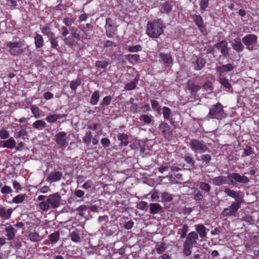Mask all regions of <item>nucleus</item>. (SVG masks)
<instances>
[{
	"mask_svg": "<svg viewBox=\"0 0 259 259\" xmlns=\"http://www.w3.org/2000/svg\"><path fill=\"white\" fill-rule=\"evenodd\" d=\"M224 191L227 196L234 198L235 201L232 202L229 207L224 208L222 211V214L225 217L235 215L243 202L240 191H234L228 187H225Z\"/></svg>",
	"mask_w": 259,
	"mask_h": 259,
	"instance_id": "obj_1",
	"label": "nucleus"
},
{
	"mask_svg": "<svg viewBox=\"0 0 259 259\" xmlns=\"http://www.w3.org/2000/svg\"><path fill=\"white\" fill-rule=\"evenodd\" d=\"M228 178L230 179V182L232 185L237 183L247 184L250 182L249 179L246 176L244 175L241 176L239 173L232 172L230 173L228 177L224 176L215 177L211 179V182L213 185L220 186L227 184Z\"/></svg>",
	"mask_w": 259,
	"mask_h": 259,
	"instance_id": "obj_2",
	"label": "nucleus"
},
{
	"mask_svg": "<svg viewBox=\"0 0 259 259\" xmlns=\"http://www.w3.org/2000/svg\"><path fill=\"white\" fill-rule=\"evenodd\" d=\"M165 28L161 19L155 20L147 23L146 34L151 37L158 38L163 32Z\"/></svg>",
	"mask_w": 259,
	"mask_h": 259,
	"instance_id": "obj_3",
	"label": "nucleus"
},
{
	"mask_svg": "<svg viewBox=\"0 0 259 259\" xmlns=\"http://www.w3.org/2000/svg\"><path fill=\"white\" fill-rule=\"evenodd\" d=\"M61 199L60 194L58 193H54L49 196L46 201L39 203V206L44 211L48 210L50 207L52 208H56L59 206Z\"/></svg>",
	"mask_w": 259,
	"mask_h": 259,
	"instance_id": "obj_4",
	"label": "nucleus"
},
{
	"mask_svg": "<svg viewBox=\"0 0 259 259\" xmlns=\"http://www.w3.org/2000/svg\"><path fill=\"white\" fill-rule=\"evenodd\" d=\"M24 40L18 41H8L6 43V46L11 55L15 57L21 56L25 51L26 48H23L24 46Z\"/></svg>",
	"mask_w": 259,
	"mask_h": 259,
	"instance_id": "obj_5",
	"label": "nucleus"
},
{
	"mask_svg": "<svg viewBox=\"0 0 259 259\" xmlns=\"http://www.w3.org/2000/svg\"><path fill=\"white\" fill-rule=\"evenodd\" d=\"M209 118H215L221 119L226 117L224 111L223 106L220 103L212 105L209 109V112L207 115Z\"/></svg>",
	"mask_w": 259,
	"mask_h": 259,
	"instance_id": "obj_6",
	"label": "nucleus"
},
{
	"mask_svg": "<svg viewBox=\"0 0 259 259\" xmlns=\"http://www.w3.org/2000/svg\"><path fill=\"white\" fill-rule=\"evenodd\" d=\"M258 37L255 34H249L245 35L242 38V41L243 44L246 46V48L249 51H252L255 49V46L257 43Z\"/></svg>",
	"mask_w": 259,
	"mask_h": 259,
	"instance_id": "obj_7",
	"label": "nucleus"
},
{
	"mask_svg": "<svg viewBox=\"0 0 259 259\" xmlns=\"http://www.w3.org/2000/svg\"><path fill=\"white\" fill-rule=\"evenodd\" d=\"M191 149L193 151L205 152L207 149L206 146L202 141L196 139H191L189 144Z\"/></svg>",
	"mask_w": 259,
	"mask_h": 259,
	"instance_id": "obj_8",
	"label": "nucleus"
},
{
	"mask_svg": "<svg viewBox=\"0 0 259 259\" xmlns=\"http://www.w3.org/2000/svg\"><path fill=\"white\" fill-rule=\"evenodd\" d=\"M98 135H95L94 137L91 131H87L82 138V142L87 147L91 146V142L93 145H96L98 144L99 141L97 139Z\"/></svg>",
	"mask_w": 259,
	"mask_h": 259,
	"instance_id": "obj_9",
	"label": "nucleus"
},
{
	"mask_svg": "<svg viewBox=\"0 0 259 259\" xmlns=\"http://www.w3.org/2000/svg\"><path fill=\"white\" fill-rule=\"evenodd\" d=\"M67 134L65 132H60L55 135V141L62 149L68 145V141L66 139Z\"/></svg>",
	"mask_w": 259,
	"mask_h": 259,
	"instance_id": "obj_10",
	"label": "nucleus"
},
{
	"mask_svg": "<svg viewBox=\"0 0 259 259\" xmlns=\"http://www.w3.org/2000/svg\"><path fill=\"white\" fill-rule=\"evenodd\" d=\"M63 176L62 172L55 169L47 176V181L51 183L59 182L62 179Z\"/></svg>",
	"mask_w": 259,
	"mask_h": 259,
	"instance_id": "obj_11",
	"label": "nucleus"
},
{
	"mask_svg": "<svg viewBox=\"0 0 259 259\" xmlns=\"http://www.w3.org/2000/svg\"><path fill=\"white\" fill-rule=\"evenodd\" d=\"M159 128L163 134L164 137L168 140L172 138V134L170 126L166 123H161L159 125Z\"/></svg>",
	"mask_w": 259,
	"mask_h": 259,
	"instance_id": "obj_12",
	"label": "nucleus"
},
{
	"mask_svg": "<svg viewBox=\"0 0 259 259\" xmlns=\"http://www.w3.org/2000/svg\"><path fill=\"white\" fill-rule=\"evenodd\" d=\"M198 239V235L197 233L195 231H192L188 234L184 243L193 246V245L197 243Z\"/></svg>",
	"mask_w": 259,
	"mask_h": 259,
	"instance_id": "obj_13",
	"label": "nucleus"
},
{
	"mask_svg": "<svg viewBox=\"0 0 259 259\" xmlns=\"http://www.w3.org/2000/svg\"><path fill=\"white\" fill-rule=\"evenodd\" d=\"M214 47L220 50L222 55L226 57L228 54L227 42L225 40H222L214 45Z\"/></svg>",
	"mask_w": 259,
	"mask_h": 259,
	"instance_id": "obj_14",
	"label": "nucleus"
},
{
	"mask_svg": "<svg viewBox=\"0 0 259 259\" xmlns=\"http://www.w3.org/2000/svg\"><path fill=\"white\" fill-rule=\"evenodd\" d=\"M159 59L161 60L167 67L171 66L173 60L170 54L160 53L159 54Z\"/></svg>",
	"mask_w": 259,
	"mask_h": 259,
	"instance_id": "obj_15",
	"label": "nucleus"
},
{
	"mask_svg": "<svg viewBox=\"0 0 259 259\" xmlns=\"http://www.w3.org/2000/svg\"><path fill=\"white\" fill-rule=\"evenodd\" d=\"M234 69L233 64L229 63L226 65H223L216 67L217 72L219 73L220 76H222L223 74L232 71Z\"/></svg>",
	"mask_w": 259,
	"mask_h": 259,
	"instance_id": "obj_16",
	"label": "nucleus"
},
{
	"mask_svg": "<svg viewBox=\"0 0 259 259\" xmlns=\"http://www.w3.org/2000/svg\"><path fill=\"white\" fill-rule=\"evenodd\" d=\"M6 235L8 240H12L14 239L17 230L12 226L10 225L6 227L5 229Z\"/></svg>",
	"mask_w": 259,
	"mask_h": 259,
	"instance_id": "obj_17",
	"label": "nucleus"
},
{
	"mask_svg": "<svg viewBox=\"0 0 259 259\" xmlns=\"http://www.w3.org/2000/svg\"><path fill=\"white\" fill-rule=\"evenodd\" d=\"M106 25H105V29H106V32L107 36L108 37H111L113 34V31H114V28L112 26V19L110 18H106Z\"/></svg>",
	"mask_w": 259,
	"mask_h": 259,
	"instance_id": "obj_18",
	"label": "nucleus"
},
{
	"mask_svg": "<svg viewBox=\"0 0 259 259\" xmlns=\"http://www.w3.org/2000/svg\"><path fill=\"white\" fill-rule=\"evenodd\" d=\"M150 212L152 214L160 213L162 211V207L158 203H151L149 205Z\"/></svg>",
	"mask_w": 259,
	"mask_h": 259,
	"instance_id": "obj_19",
	"label": "nucleus"
},
{
	"mask_svg": "<svg viewBox=\"0 0 259 259\" xmlns=\"http://www.w3.org/2000/svg\"><path fill=\"white\" fill-rule=\"evenodd\" d=\"M16 143L13 138H10L7 140L0 141V147L13 149L16 146Z\"/></svg>",
	"mask_w": 259,
	"mask_h": 259,
	"instance_id": "obj_20",
	"label": "nucleus"
},
{
	"mask_svg": "<svg viewBox=\"0 0 259 259\" xmlns=\"http://www.w3.org/2000/svg\"><path fill=\"white\" fill-rule=\"evenodd\" d=\"M195 230L196 233L199 234L200 237L202 238H204L206 237L207 229L206 227L202 224H197L195 225Z\"/></svg>",
	"mask_w": 259,
	"mask_h": 259,
	"instance_id": "obj_21",
	"label": "nucleus"
},
{
	"mask_svg": "<svg viewBox=\"0 0 259 259\" xmlns=\"http://www.w3.org/2000/svg\"><path fill=\"white\" fill-rule=\"evenodd\" d=\"M13 209L11 208L6 209L5 207L0 208V217L5 220L9 219L13 212Z\"/></svg>",
	"mask_w": 259,
	"mask_h": 259,
	"instance_id": "obj_22",
	"label": "nucleus"
},
{
	"mask_svg": "<svg viewBox=\"0 0 259 259\" xmlns=\"http://www.w3.org/2000/svg\"><path fill=\"white\" fill-rule=\"evenodd\" d=\"M66 116V114H51L47 116L46 119V120L50 123H54L56 122L58 119L65 117Z\"/></svg>",
	"mask_w": 259,
	"mask_h": 259,
	"instance_id": "obj_23",
	"label": "nucleus"
},
{
	"mask_svg": "<svg viewBox=\"0 0 259 259\" xmlns=\"http://www.w3.org/2000/svg\"><path fill=\"white\" fill-rule=\"evenodd\" d=\"M205 63L206 61L204 59L197 58L194 62V68L196 70H200L204 66Z\"/></svg>",
	"mask_w": 259,
	"mask_h": 259,
	"instance_id": "obj_24",
	"label": "nucleus"
},
{
	"mask_svg": "<svg viewBox=\"0 0 259 259\" xmlns=\"http://www.w3.org/2000/svg\"><path fill=\"white\" fill-rule=\"evenodd\" d=\"M232 45L233 49L238 53L242 52L244 49L243 45L239 39H235Z\"/></svg>",
	"mask_w": 259,
	"mask_h": 259,
	"instance_id": "obj_25",
	"label": "nucleus"
},
{
	"mask_svg": "<svg viewBox=\"0 0 259 259\" xmlns=\"http://www.w3.org/2000/svg\"><path fill=\"white\" fill-rule=\"evenodd\" d=\"M34 44L36 49H39L43 47L44 41L42 36L39 34H36L34 36Z\"/></svg>",
	"mask_w": 259,
	"mask_h": 259,
	"instance_id": "obj_26",
	"label": "nucleus"
},
{
	"mask_svg": "<svg viewBox=\"0 0 259 259\" xmlns=\"http://www.w3.org/2000/svg\"><path fill=\"white\" fill-rule=\"evenodd\" d=\"M63 40L65 45L69 47H72L77 44L75 39L72 36H66L63 39Z\"/></svg>",
	"mask_w": 259,
	"mask_h": 259,
	"instance_id": "obj_27",
	"label": "nucleus"
},
{
	"mask_svg": "<svg viewBox=\"0 0 259 259\" xmlns=\"http://www.w3.org/2000/svg\"><path fill=\"white\" fill-rule=\"evenodd\" d=\"M117 139L121 141V145L126 146L128 144V136L125 134H118L117 135Z\"/></svg>",
	"mask_w": 259,
	"mask_h": 259,
	"instance_id": "obj_28",
	"label": "nucleus"
},
{
	"mask_svg": "<svg viewBox=\"0 0 259 259\" xmlns=\"http://www.w3.org/2000/svg\"><path fill=\"white\" fill-rule=\"evenodd\" d=\"M197 186L199 187V189L207 193H209L211 189L210 185L205 182H200Z\"/></svg>",
	"mask_w": 259,
	"mask_h": 259,
	"instance_id": "obj_29",
	"label": "nucleus"
},
{
	"mask_svg": "<svg viewBox=\"0 0 259 259\" xmlns=\"http://www.w3.org/2000/svg\"><path fill=\"white\" fill-rule=\"evenodd\" d=\"M193 246L186 243H183V253L186 256H190L192 253L191 249Z\"/></svg>",
	"mask_w": 259,
	"mask_h": 259,
	"instance_id": "obj_30",
	"label": "nucleus"
},
{
	"mask_svg": "<svg viewBox=\"0 0 259 259\" xmlns=\"http://www.w3.org/2000/svg\"><path fill=\"white\" fill-rule=\"evenodd\" d=\"M51 243H56L60 238V234L58 231H55L49 236Z\"/></svg>",
	"mask_w": 259,
	"mask_h": 259,
	"instance_id": "obj_31",
	"label": "nucleus"
},
{
	"mask_svg": "<svg viewBox=\"0 0 259 259\" xmlns=\"http://www.w3.org/2000/svg\"><path fill=\"white\" fill-rule=\"evenodd\" d=\"M99 97V91H96L94 92L91 96V98L90 100L91 104L93 105H96L98 102Z\"/></svg>",
	"mask_w": 259,
	"mask_h": 259,
	"instance_id": "obj_32",
	"label": "nucleus"
},
{
	"mask_svg": "<svg viewBox=\"0 0 259 259\" xmlns=\"http://www.w3.org/2000/svg\"><path fill=\"white\" fill-rule=\"evenodd\" d=\"M219 82L222 86L225 88L230 90L232 89V85L229 81L224 77L219 78Z\"/></svg>",
	"mask_w": 259,
	"mask_h": 259,
	"instance_id": "obj_33",
	"label": "nucleus"
},
{
	"mask_svg": "<svg viewBox=\"0 0 259 259\" xmlns=\"http://www.w3.org/2000/svg\"><path fill=\"white\" fill-rule=\"evenodd\" d=\"M138 78H134L131 82L127 83L125 85V89L127 90H134L136 88V84L138 83Z\"/></svg>",
	"mask_w": 259,
	"mask_h": 259,
	"instance_id": "obj_34",
	"label": "nucleus"
},
{
	"mask_svg": "<svg viewBox=\"0 0 259 259\" xmlns=\"http://www.w3.org/2000/svg\"><path fill=\"white\" fill-rule=\"evenodd\" d=\"M193 20L198 27H202V25H203V21L200 15H195L193 17Z\"/></svg>",
	"mask_w": 259,
	"mask_h": 259,
	"instance_id": "obj_35",
	"label": "nucleus"
},
{
	"mask_svg": "<svg viewBox=\"0 0 259 259\" xmlns=\"http://www.w3.org/2000/svg\"><path fill=\"white\" fill-rule=\"evenodd\" d=\"M70 237L71 240L74 242H79L80 238L78 233L77 231H73L70 233Z\"/></svg>",
	"mask_w": 259,
	"mask_h": 259,
	"instance_id": "obj_36",
	"label": "nucleus"
},
{
	"mask_svg": "<svg viewBox=\"0 0 259 259\" xmlns=\"http://www.w3.org/2000/svg\"><path fill=\"white\" fill-rule=\"evenodd\" d=\"M49 39L50 44H51V47L52 49H56L57 50H59L58 47V41L57 40V37H54V36L50 37Z\"/></svg>",
	"mask_w": 259,
	"mask_h": 259,
	"instance_id": "obj_37",
	"label": "nucleus"
},
{
	"mask_svg": "<svg viewBox=\"0 0 259 259\" xmlns=\"http://www.w3.org/2000/svg\"><path fill=\"white\" fill-rule=\"evenodd\" d=\"M41 32L45 35L48 36L49 38L54 35L53 32L51 30L49 26H45L41 28Z\"/></svg>",
	"mask_w": 259,
	"mask_h": 259,
	"instance_id": "obj_38",
	"label": "nucleus"
},
{
	"mask_svg": "<svg viewBox=\"0 0 259 259\" xmlns=\"http://www.w3.org/2000/svg\"><path fill=\"white\" fill-rule=\"evenodd\" d=\"M29 237L30 240L32 242H37L41 240V237L37 232H30Z\"/></svg>",
	"mask_w": 259,
	"mask_h": 259,
	"instance_id": "obj_39",
	"label": "nucleus"
},
{
	"mask_svg": "<svg viewBox=\"0 0 259 259\" xmlns=\"http://www.w3.org/2000/svg\"><path fill=\"white\" fill-rule=\"evenodd\" d=\"M30 109L34 117L37 118L40 117V109L37 106L31 105Z\"/></svg>",
	"mask_w": 259,
	"mask_h": 259,
	"instance_id": "obj_40",
	"label": "nucleus"
},
{
	"mask_svg": "<svg viewBox=\"0 0 259 259\" xmlns=\"http://www.w3.org/2000/svg\"><path fill=\"white\" fill-rule=\"evenodd\" d=\"M134 99L131 98L127 103H130L131 105L130 107V111L134 113H136L138 112V106L137 104L134 103Z\"/></svg>",
	"mask_w": 259,
	"mask_h": 259,
	"instance_id": "obj_41",
	"label": "nucleus"
},
{
	"mask_svg": "<svg viewBox=\"0 0 259 259\" xmlns=\"http://www.w3.org/2000/svg\"><path fill=\"white\" fill-rule=\"evenodd\" d=\"M161 199L163 201L170 202L172 200V196L171 194L167 192H163L161 195Z\"/></svg>",
	"mask_w": 259,
	"mask_h": 259,
	"instance_id": "obj_42",
	"label": "nucleus"
},
{
	"mask_svg": "<svg viewBox=\"0 0 259 259\" xmlns=\"http://www.w3.org/2000/svg\"><path fill=\"white\" fill-rule=\"evenodd\" d=\"M184 160L191 166H193L195 165V161L193 159V158L189 154H187L183 157Z\"/></svg>",
	"mask_w": 259,
	"mask_h": 259,
	"instance_id": "obj_43",
	"label": "nucleus"
},
{
	"mask_svg": "<svg viewBox=\"0 0 259 259\" xmlns=\"http://www.w3.org/2000/svg\"><path fill=\"white\" fill-rule=\"evenodd\" d=\"M25 198V195H18L14 197L12 199V202L14 203H22Z\"/></svg>",
	"mask_w": 259,
	"mask_h": 259,
	"instance_id": "obj_44",
	"label": "nucleus"
},
{
	"mask_svg": "<svg viewBox=\"0 0 259 259\" xmlns=\"http://www.w3.org/2000/svg\"><path fill=\"white\" fill-rule=\"evenodd\" d=\"M69 30L71 31V34L73 37L77 40L81 39V37L79 34L77 32V29L75 27H72L69 28Z\"/></svg>",
	"mask_w": 259,
	"mask_h": 259,
	"instance_id": "obj_45",
	"label": "nucleus"
},
{
	"mask_svg": "<svg viewBox=\"0 0 259 259\" xmlns=\"http://www.w3.org/2000/svg\"><path fill=\"white\" fill-rule=\"evenodd\" d=\"M109 64V63L108 62L104 60H98L96 61L95 63V65L97 67L102 69L105 68Z\"/></svg>",
	"mask_w": 259,
	"mask_h": 259,
	"instance_id": "obj_46",
	"label": "nucleus"
},
{
	"mask_svg": "<svg viewBox=\"0 0 259 259\" xmlns=\"http://www.w3.org/2000/svg\"><path fill=\"white\" fill-rule=\"evenodd\" d=\"M46 123L43 120H37L32 124V126L36 129H38L40 127H45Z\"/></svg>",
	"mask_w": 259,
	"mask_h": 259,
	"instance_id": "obj_47",
	"label": "nucleus"
},
{
	"mask_svg": "<svg viewBox=\"0 0 259 259\" xmlns=\"http://www.w3.org/2000/svg\"><path fill=\"white\" fill-rule=\"evenodd\" d=\"M189 230V227L186 224H184L182 229H180L181 231L180 237L181 238H185L186 237L187 233Z\"/></svg>",
	"mask_w": 259,
	"mask_h": 259,
	"instance_id": "obj_48",
	"label": "nucleus"
},
{
	"mask_svg": "<svg viewBox=\"0 0 259 259\" xmlns=\"http://www.w3.org/2000/svg\"><path fill=\"white\" fill-rule=\"evenodd\" d=\"M81 84V80L80 79H77L75 80H72L70 84V88L73 91H75L77 88Z\"/></svg>",
	"mask_w": 259,
	"mask_h": 259,
	"instance_id": "obj_49",
	"label": "nucleus"
},
{
	"mask_svg": "<svg viewBox=\"0 0 259 259\" xmlns=\"http://www.w3.org/2000/svg\"><path fill=\"white\" fill-rule=\"evenodd\" d=\"M150 102L153 109L157 111L158 113H160L161 112V108L159 106L158 102L154 100H151Z\"/></svg>",
	"mask_w": 259,
	"mask_h": 259,
	"instance_id": "obj_50",
	"label": "nucleus"
},
{
	"mask_svg": "<svg viewBox=\"0 0 259 259\" xmlns=\"http://www.w3.org/2000/svg\"><path fill=\"white\" fill-rule=\"evenodd\" d=\"M172 5L170 3L166 2L162 5L163 12L165 13H169L172 10Z\"/></svg>",
	"mask_w": 259,
	"mask_h": 259,
	"instance_id": "obj_51",
	"label": "nucleus"
},
{
	"mask_svg": "<svg viewBox=\"0 0 259 259\" xmlns=\"http://www.w3.org/2000/svg\"><path fill=\"white\" fill-rule=\"evenodd\" d=\"M142 47L140 45H137L136 46H129L128 47L127 50L128 52L135 53L141 51L142 50Z\"/></svg>",
	"mask_w": 259,
	"mask_h": 259,
	"instance_id": "obj_52",
	"label": "nucleus"
},
{
	"mask_svg": "<svg viewBox=\"0 0 259 259\" xmlns=\"http://www.w3.org/2000/svg\"><path fill=\"white\" fill-rule=\"evenodd\" d=\"M13 192V190L10 186L5 185L1 189V193L4 195L10 194Z\"/></svg>",
	"mask_w": 259,
	"mask_h": 259,
	"instance_id": "obj_53",
	"label": "nucleus"
},
{
	"mask_svg": "<svg viewBox=\"0 0 259 259\" xmlns=\"http://www.w3.org/2000/svg\"><path fill=\"white\" fill-rule=\"evenodd\" d=\"M201 160L205 164H208L211 160V156L209 154H202L201 155Z\"/></svg>",
	"mask_w": 259,
	"mask_h": 259,
	"instance_id": "obj_54",
	"label": "nucleus"
},
{
	"mask_svg": "<svg viewBox=\"0 0 259 259\" xmlns=\"http://www.w3.org/2000/svg\"><path fill=\"white\" fill-rule=\"evenodd\" d=\"M171 112L170 109L167 107H163L162 108V113L163 117L165 119H169L170 114Z\"/></svg>",
	"mask_w": 259,
	"mask_h": 259,
	"instance_id": "obj_55",
	"label": "nucleus"
},
{
	"mask_svg": "<svg viewBox=\"0 0 259 259\" xmlns=\"http://www.w3.org/2000/svg\"><path fill=\"white\" fill-rule=\"evenodd\" d=\"M140 120L146 124H149L152 121L151 117L148 115H141L140 117Z\"/></svg>",
	"mask_w": 259,
	"mask_h": 259,
	"instance_id": "obj_56",
	"label": "nucleus"
},
{
	"mask_svg": "<svg viewBox=\"0 0 259 259\" xmlns=\"http://www.w3.org/2000/svg\"><path fill=\"white\" fill-rule=\"evenodd\" d=\"M27 135V132L25 129H22L19 132L14 133V137L16 138H19L21 137L25 136Z\"/></svg>",
	"mask_w": 259,
	"mask_h": 259,
	"instance_id": "obj_57",
	"label": "nucleus"
},
{
	"mask_svg": "<svg viewBox=\"0 0 259 259\" xmlns=\"http://www.w3.org/2000/svg\"><path fill=\"white\" fill-rule=\"evenodd\" d=\"M166 249L165 244L161 243L160 245L156 246V250L157 253L162 254Z\"/></svg>",
	"mask_w": 259,
	"mask_h": 259,
	"instance_id": "obj_58",
	"label": "nucleus"
},
{
	"mask_svg": "<svg viewBox=\"0 0 259 259\" xmlns=\"http://www.w3.org/2000/svg\"><path fill=\"white\" fill-rule=\"evenodd\" d=\"M111 101V97L110 96H107L105 97L102 102L101 103V105L102 106H106L110 104V102Z\"/></svg>",
	"mask_w": 259,
	"mask_h": 259,
	"instance_id": "obj_59",
	"label": "nucleus"
},
{
	"mask_svg": "<svg viewBox=\"0 0 259 259\" xmlns=\"http://www.w3.org/2000/svg\"><path fill=\"white\" fill-rule=\"evenodd\" d=\"M203 197V196L201 192H200L199 190H196L194 192V199L196 200H201Z\"/></svg>",
	"mask_w": 259,
	"mask_h": 259,
	"instance_id": "obj_60",
	"label": "nucleus"
},
{
	"mask_svg": "<svg viewBox=\"0 0 259 259\" xmlns=\"http://www.w3.org/2000/svg\"><path fill=\"white\" fill-rule=\"evenodd\" d=\"M62 21L66 26H70L74 23V20L72 18L66 17L64 18Z\"/></svg>",
	"mask_w": 259,
	"mask_h": 259,
	"instance_id": "obj_61",
	"label": "nucleus"
},
{
	"mask_svg": "<svg viewBox=\"0 0 259 259\" xmlns=\"http://www.w3.org/2000/svg\"><path fill=\"white\" fill-rule=\"evenodd\" d=\"M88 209V206L85 205H81L79 206L76 208V211H79V215L83 216L84 214L82 212V211H85Z\"/></svg>",
	"mask_w": 259,
	"mask_h": 259,
	"instance_id": "obj_62",
	"label": "nucleus"
},
{
	"mask_svg": "<svg viewBox=\"0 0 259 259\" xmlns=\"http://www.w3.org/2000/svg\"><path fill=\"white\" fill-rule=\"evenodd\" d=\"M10 134L6 130L3 129L0 131V138L2 139H7L9 137Z\"/></svg>",
	"mask_w": 259,
	"mask_h": 259,
	"instance_id": "obj_63",
	"label": "nucleus"
},
{
	"mask_svg": "<svg viewBox=\"0 0 259 259\" xmlns=\"http://www.w3.org/2000/svg\"><path fill=\"white\" fill-rule=\"evenodd\" d=\"M209 0H201L200 3V7L201 10L204 11L208 5V1Z\"/></svg>",
	"mask_w": 259,
	"mask_h": 259,
	"instance_id": "obj_64",
	"label": "nucleus"
}]
</instances>
